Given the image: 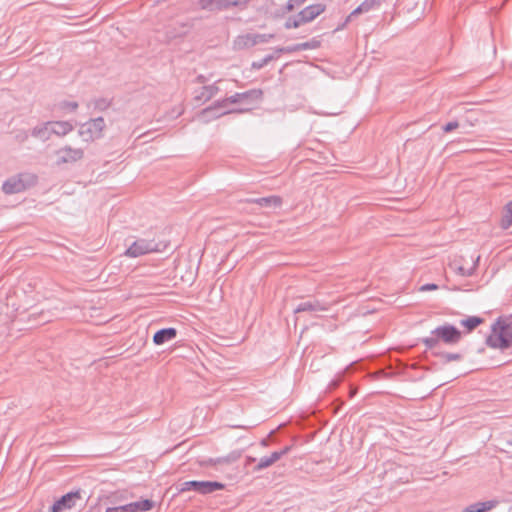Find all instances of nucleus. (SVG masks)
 Instances as JSON below:
<instances>
[{
    "instance_id": "2f4dec72",
    "label": "nucleus",
    "mask_w": 512,
    "mask_h": 512,
    "mask_svg": "<svg viewBox=\"0 0 512 512\" xmlns=\"http://www.w3.org/2000/svg\"><path fill=\"white\" fill-rule=\"evenodd\" d=\"M251 0H226L227 8L239 7L244 9Z\"/></svg>"
},
{
    "instance_id": "ea45409f",
    "label": "nucleus",
    "mask_w": 512,
    "mask_h": 512,
    "mask_svg": "<svg viewBox=\"0 0 512 512\" xmlns=\"http://www.w3.org/2000/svg\"><path fill=\"white\" fill-rule=\"evenodd\" d=\"M291 446H285L284 448H282L281 450H279V453H281V457H283L284 455L288 454L289 451L291 450Z\"/></svg>"
},
{
    "instance_id": "5701e85b",
    "label": "nucleus",
    "mask_w": 512,
    "mask_h": 512,
    "mask_svg": "<svg viewBox=\"0 0 512 512\" xmlns=\"http://www.w3.org/2000/svg\"><path fill=\"white\" fill-rule=\"evenodd\" d=\"M311 48V45L308 42L299 43L294 46L282 47L276 50V53H293L300 50H307Z\"/></svg>"
},
{
    "instance_id": "c03bdc74",
    "label": "nucleus",
    "mask_w": 512,
    "mask_h": 512,
    "mask_svg": "<svg viewBox=\"0 0 512 512\" xmlns=\"http://www.w3.org/2000/svg\"><path fill=\"white\" fill-rule=\"evenodd\" d=\"M186 32H187V30L183 31V32H178V33H175L173 36H181L182 34H185Z\"/></svg>"
},
{
    "instance_id": "4be33fe9",
    "label": "nucleus",
    "mask_w": 512,
    "mask_h": 512,
    "mask_svg": "<svg viewBox=\"0 0 512 512\" xmlns=\"http://www.w3.org/2000/svg\"><path fill=\"white\" fill-rule=\"evenodd\" d=\"M484 322V319L479 316H469L466 319H462L460 321V324L464 326L468 332L473 331L476 329L479 325H481Z\"/></svg>"
},
{
    "instance_id": "6ab92c4d",
    "label": "nucleus",
    "mask_w": 512,
    "mask_h": 512,
    "mask_svg": "<svg viewBox=\"0 0 512 512\" xmlns=\"http://www.w3.org/2000/svg\"><path fill=\"white\" fill-rule=\"evenodd\" d=\"M52 134L58 136H65L73 130V126L68 121H53L49 122Z\"/></svg>"
},
{
    "instance_id": "4468645a",
    "label": "nucleus",
    "mask_w": 512,
    "mask_h": 512,
    "mask_svg": "<svg viewBox=\"0 0 512 512\" xmlns=\"http://www.w3.org/2000/svg\"><path fill=\"white\" fill-rule=\"evenodd\" d=\"M244 202L257 204L258 206L265 208H279L281 207L283 200L280 196L271 195L261 198H248L245 199Z\"/></svg>"
},
{
    "instance_id": "20e7f679",
    "label": "nucleus",
    "mask_w": 512,
    "mask_h": 512,
    "mask_svg": "<svg viewBox=\"0 0 512 512\" xmlns=\"http://www.w3.org/2000/svg\"><path fill=\"white\" fill-rule=\"evenodd\" d=\"M325 9L326 5L322 3L309 5L302 9L298 14L288 17L284 23V28L287 30L295 29L304 24L310 23L322 14Z\"/></svg>"
},
{
    "instance_id": "aec40b11",
    "label": "nucleus",
    "mask_w": 512,
    "mask_h": 512,
    "mask_svg": "<svg viewBox=\"0 0 512 512\" xmlns=\"http://www.w3.org/2000/svg\"><path fill=\"white\" fill-rule=\"evenodd\" d=\"M31 135L35 138L40 139L41 141H47L50 139L52 135L51 127L49 122L36 126L32 129Z\"/></svg>"
},
{
    "instance_id": "c9c22d12",
    "label": "nucleus",
    "mask_w": 512,
    "mask_h": 512,
    "mask_svg": "<svg viewBox=\"0 0 512 512\" xmlns=\"http://www.w3.org/2000/svg\"><path fill=\"white\" fill-rule=\"evenodd\" d=\"M62 107L63 108H68V109L74 111V110H76L78 108V103L77 102L65 101V102H63Z\"/></svg>"
},
{
    "instance_id": "f257e3e1",
    "label": "nucleus",
    "mask_w": 512,
    "mask_h": 512,
    "mask_svg": "<svg viewBox=\"0 0 512 512\" xmlns=\"http://www.w3.org/2000/svg\"><path fill=\"white\" fill-rule=\"evenodd\" d=\"M262 90L260 89H251L242 93H235L234 95L227 97L223 100L216 101L211 106L204 108L199 117L203 118L205 122H209L212 119H217L223 115L234 112V110L220 111L225 108L228 103L237 104V103H246L251 104L255 101H258L262 98Z\"/></svg>"
},
{
    "instance_id": "37998d69",
    "label": "nucleus",
    "mask_w": 512,
    "mask_h": 512,
    "mask_svg": "<svg viewBox=\"0 0 512 512\" xmlns=\"http://www.w3.org/2000/svg\"><path fill=\"white\" fill-rule=\"evenodd\" d=\"M180 25H181V27L186 28L187 30L192 27L191 23H181Z\"/></svg>"
},
{
    "instance_id": "0eeeda50",
    "label": "nucleus",
    "mask_w": 512,
    "mask_h": 512,
    "mask_svg": "<svg viewBox=\"0 0 512 512\" xmlns=\"http://www.w3.org/2000/svg\"><path fill=\"white\" fill-rule=\"evenodd\" d=\"M161 243H156L154 240L137 239L125 251L124 255L136 258L152 252L162 251Z\"/></svg>"
},
{
    "instance_id": "79ce46f5",
    "label": "nucleus",
    "mask_w": 512,
    "mask_h": 512,
    "mask_svg": "<svg viewBox=\"0 0 512 512\" xmlns=\"http://www.w3.org/2000/svg\"><path fill=\"white\" fill-rule=\"evenodd\" d=\"M18 138L21 140V141H25L27 140L28 138V134L26 132H23L22 135L18 136Z\"/></svg>"
},
{
    "instance_id": "a211bd4d",
    "label": "nucleus",
    "mask_w": 512,
    "mask_h": 512,
    "mask_svg": "<svg viewBox=\"0 0 512 512\" xmlns=\"http://www.w3.org/2000/svg\"><path fill=\"white\" fill-rule=\"evenodd\" d=\"M240 457V454L237 452H232L227 456L217 457V458H209L208 460L202 462V465L205 466H216V465H229L233 462L237 461Z\"/></svg>"
},
{
    "instance_id": "f3484780",
    "label": "nucleus",
    "mask_w": 512,
    "mask_h": 512,
    "mask_svg": "<svg viewBox=\"0 0 512 512\" xmlns=\"http://www.w3.org/2000/svg\"><path fill=\"white\" fill-rule=\"evenodd\" d=\"M198 5L210 12L228 10L226 0H199Z\"/></svg>"
},
{
    "instance_id": "ddd939ff",
    "label": "nucleus",
    "mask_w": 512,
    "mask_h": 512,
    "mask_svg": "<svg viewBox=\"0 0 512 512\" xmlns=\"http://www.w3.org/2000/svg\"><path fill=\"white\" fill-rule=\"evenodd\" d=\"M218 92L219 87L216 84L206 85L194 92L193 100L197 104H203L216 96Z\"/></svg>"
},
{
    "instance_id": "e433bc0d",
    "label": "nucleus",
    "mask_w": 512,
    "mask_h": 512,
    "mask_svg": "<svg viewBox=\"0 0 512 512\" xmlns=\"http://www.w3.org/2000/svg\"><path fill=\"white\" fill-rule=\"evenodd\" d=\"M436 289H438V285L434 284V283L425 284V285L421 286V288H420L421 291H431V290H436Z\"/></svg>"
},
{
    "instance_id": "72a5a7b5",
    "label": "nucleus",
    "mask_w": 512,
    "mask_h": 512,
    "mask_svg": "<svg viewBox=\"0 0 512 512\" xmlns=\"http://www.w3.org/2000/svg\"><path fill=\"white\" fill-rule=\"evenodd\" d=\"M105 512H132L131 505L125 504L116 507H108Z\"/></svg>"
},
{
    "instance_id": "7ed1b4c3",
    "label": "nucleus",
    "mask_w": 512,
    "mask_h": 512,
    "mask_svg": "<svg viewBox=\"0 0 512 512\" xmlns=\"http://www.w3.org/2000/svg\"><path fill=\"white\" fill-rule=\"evenodd\" d=\"M490 348L502 351L512 347V322L498 318L492 325V333L486 338Z\"/></svg>"
},
{
    "instance_id": "9d476101",
    "label": "nucleus",
    "mask_w": 512,
    "mask_h": 512,
    "mask_svg": "<svg viewBox=\"0 0 512 512\" xmlns=\"http://www.w3.org/2000/svg\"><path fill=\"white\" fill-rule=\"evenodd\" d=\"M57 164L75 163L84 157V151L81 148H72L64 146L56 151Z\"/></svg>"
},
{
    "instance_id": "412c9836",
    "label": "nucleus",
    "mask_w": 512,
    "mask_h": 512,
    "mask_svg": "<svg viewBox=\"0 0 512 512\" xmlns=\"http://www.w3.org/2000/svg\"><path fill=\"white\" fill-rule=\"evenodd\" d=\"M130 505L132 512H146L151 510L154 507L155 503L150 499H144L141 501L132 502L130 503Z\"/></svg>"
},
{
    "instance_id": "1a4fd4ad",
    "label": "nucleus",
    "mask_w": 512,
    "mask_h": 512,
    "mask_svg": "<svg viewBox=\"0 0 512 512\" xmlns=\"http://www.w3.org/2000/svg\"><path fill=\"white\" fill-rule=\"evenodd\" d=\"M274 38V34H245L238 36L234 41L236 49H246L259 43H267Z\"/></svg>"
},
{
    "instance_id": "423d86ee",
    "label": "nucleus",
    "mask_w": 512,
    "mask_h": 512,
    "mask_svg": "<svg viewBox=\"0 0 512 512\" xmlns=\"http://www.w3.org/2000/svg\"><path fill=\"white\" fill-rule=\"evenodd\" d=\"M224 484L218 481H186L179 485L178 492L184 493L187 491H194L201 495H208L215 491L222 490Z\"/></svg>"
},
{
    "instance_id": "473e14b6",
    "label": "nucleus",
    "mask_w": 512,
    "mask_h": 512,
    "mask_svg": "<svg viewBox=\"0 0 512 512\" xmlns=\"http://www.w3.org/2000/svg\"><path fill=\"white\" fill-rule=\"evenodd\" d=\"M110 105L111 101L106 98H99L94 102V107L100 111L106 110Z\"/></svg>"
},
{
    "instance_id": "f8f14e48",
    "label": "nucleus",
    "mask_w": 512,
    "mask_h": 512,
    "mask_svg": "<svg viewBox=\"0 0 512 512\" xmlns=\"http://www.w3.org/2000/svg\"><path fill=\"white\" fill-rule=\"evenodd\" d=\"M328 309L329 304L327 302H323L318 299H312L298 304L297 307L294 309V313L322 312L327 311Z\"/></svg>"
},
{
    "instance_id": "b1692460",
    "label": "nucleus",
    "mask_w": 512,
    "mask_h": 512,
    "mask_svg": "<svg viewBox=\"0 0 512 512\" xmlns=\"http://www.w3.org/2000/svg\"><path fill=\"white\" fill-rule=\"evenodd\" d=\"M512 225V201L505 206V214L501 219V227L508 229Z\"/></svg>"
},
{
    "instance_id": "f704fd0d",
    "label": "nucleus",
    "mask_w": 512,
    "mask_h": 512,
    "mask_svg": "<svg viewBox=\"0 0 512 512\" xmlns=\"http://www.w3.org/2000/svg\"><path fill=\"white\" fill-rule=\"evenodd\" d=\"M459 126H460V124L458 121H451V122L446 123L442 127V130L446 133H449V132H452L453 130L457 129Z\"/></svg>"
},
{
    "instance_id": "58836bf2",
    "label": "nucleus",
    "mask_w": 512,
    "mask_h": 512,
    "mask_svg": "<svg viewBox=\"0 0 512 512\" xmlns=\"http://www.w3.org/2000/svg\"><path fill=\"white\" fill-rule=\"evenodd\" d=\"M207 81H208L207 77H206V76H204V75H202V74L198 75V76L196 77V79H195V82H196V83H199V84H204V83H206Z\"/></svg>"
},
{
    "instance_id": "a18cd8bd",
    "label": "nucleus",
    "mask_w": 512,
    "mask_h": 512,
    "mask_svg": "<svg viewBox=\"0 0 512 512\" xmlns=\"http://www.w3.org/2000/svg\"><path fill=\"white\" fill-rule=\"evenodd\" d=\"M508 444L512 445V437H511V440L508 441Z\"/></svg>"
},
{
    "instance_id": "bb28decb",
    "label": "nucleus",
    "mask_w": 512,
    "mask_h": 512,
    "mask_svg": "<svg viewBox=\"0 0 512 512\" xmlns=\"http://www.w3.org/2000/svg\"><path fill=\"white\" fill-rule=\"evenodd\" d=\"M437 355L443 359L444 363H449L451 361H460L463 358L462 354L460 353L442 352Z\"/></svg>"
},
{
    "instance_id": "6e6552de",
    "label": "nucleus",
    "mask_w": 512,
    "mask_h": 512,
    "mask_svg": "<svg viewBox=\"0 0 512 512\" xmlns=\"http://www.w3.org/2000/svg\"><path fill=\"white\" fill-rule=\"evenodd\" d=\"M105 126L106 125L103 117L91 119L80 126L79 135L86 142L99 139L103 135Z\"/></svg>"
},
{
    "instance_id": "393cba45",
    "label": "nucleus",
    "mask_w": 512,
    "mask_h": 512,
    "mask_svg": "<svg viewBox=\"0 0 512 512\" xmlns=\"http://www.w3.org/2000/svg\"><path fill=\"white\" fill-rule=\"evenodd\" d=\"M306 0H288L286 5L282 8L281 14H277L276 17H282L287 13L292 12L295 8L301 6Z\"/></svg>"
},
{
    "instance_id": "a19ab883",
    "label": "nucleus",
    "mask_w": 512,
    "mask_h": 512,
    "mask_svg": "<svg viewBox=\"0 0 512 512\" xmlns=\"http://www.w3.org/2000/svg\"><path fill=\"white\" fill-rule=\"evenodd\" d=\"M255 461H256V459L254 457H251V456L246 457V465H249Z\"/></svg>"
},
{
    "instance_id": "dca6fc26",
    "label": "nucleus",
    "mask_w": 512,
    "mask_h": 512,
    "mask_svg": "<svg viewBox=\"0 0 512 512\" xmlns=\"http://www.w3.org/2000/svg\"><path fill=\"white\" fill-rule=\"evenodd\" d=\"M499 501L497 499H491L483 502H475L466 506L462 512H488L497 507Z\"/></svg>"
},
{
    "instance_id": "cd10ccee",
    "label": "nucleus",
    "mask_w": 512,
    "mask_h": 512,
    "mask_svg": "<svg viewBox=\"0 0 512 512\" xmlns=\"http://www.w3.org/2000/svg\"><path fill=\"white\" fill-rule=\"evenodd\" d=\"M363 13H366L365 10L362 8L361 4L356 7L345 19L344 23L337 28V30L339 29H343L350 21H352L353 17H356L360 14H363Z\"/></svg>"
},
{
    "instance_id": "c756f323",
    "label": "nucleus",
    "mask_w": 512,
    "mask_h": 512,
    "mask_svg": "<svg viewBox=\"0 0 512 512\" xmlns=\"http://www.w3.org/2000/svg\"><path fill=\"white\" fill-rule=\"evenodd\" d=\"M273 465L272 459L269 456L262 457L258 464L254 467L253 471L258 472L269 466Z\"/></svg>"
},
{
    "instance_id": "9b49d317",
    "label": "nucleus",
    "mask_w": 512,
    "mask_h": 512,
    "mask_svg": "<svg viewBox=\"0 0 512 512\" xmlns=\"http://www.w3.org/2000/svg\"><path fill=\"white\" fill-rule=\"evenodd\" d=\"M81 499L80 491H71L61 496L50 507V512H63L66 509H71L76 505V501Z\"/></svg>"
},
{
    "instance_id": "4c0bfd02",
    "label": "nucleus",
    "mask_w": 512,
    "mask_h": 512,
    "mask_svg": "<svg viewBox=\"0 0 512 512\" xmlns=\"http://www.w3.org/2000/svg\"><path fill=\"white\" fill-rule=\"evenodd\" d=\"M269 457L270 459H272V462L274 464L281 459V453H279V451H275Z\"/></svg>"
},
{
    "instance_id": "c85d7f7f",
    "label": "nucleus",
    "mask_w": 512,
    "mask_h": 512,
    "mask_svg": "<svg viewBox=\"0 0 512 512\" xmlns=\"http://www.w3.org/2000/svg\"><path fill=\"white\" fill-rule=\"evenodd\" d=\"M478 261H479V256L476 258L475 261H473V265L469 268H466L464 266H459L458 267V272L460 275L462 276H472L474 274V271L478 265Z\"/></svg>"
},
{
    "instance_id": "a878e982",
    "label": "nucleus",
    "mask_w": 512,
    "mask_h": 512,
    "mask_svg": "<svg viewBox=\"0 0 512 512\" xmlns=\"http://www.w3.org/2000/svg\"><path fill=\"white\" fill-rule=\"evenodd\" d=\"M382 2L383 0H364L361 3V6L365 10V12L368 13L371 10L378 9L381 6Z\"/></svg>"
},
{
    "instance_id": "7c9ffc66",
    "label": "nucleus",
    "mask_w": 512,
    "mask_h": 512,
    "mask_svg": "<svg viewBox=\"0 0 512 512\" xmlns=\"http://www.w3.org/2000/svg\"><path fill=\"white\" fill-rule=\"evenodd\" d=\"M274 58H275L274 55H267L258 61H254L251 65V67L253 69L259 70V69L263 68L265 65H267Z\"/></svg>"
},
{
    "instance_id": "f03ea898",
    "label": "nucleus",
    "mask_w": 512,
    "mask_h": 512,
    "mask_svg": "<svg viewBox=\"0 0 512 512\" xmlns=\"http://www.w3.org/2000/svg\"><path fill=\"white\" fill-rule=\"evenodd\" d=\"M462 332L451 324H444L431 331V336L422 338L421 341L427 349H433L442 341L447 345H455L460 342Z\"/></svg>"
},
{
    "instance_id": "2eb2a0df",
    "label": "nucleus",
    "mask_w": 512,
    "mask_h": 512,
    "mask_svg": "<svg viewBox=\"0 0 512 512\" xmlns=\"http://www.w3.org/2000/svg\"><path fill=\"white\" fill-rule=\"evenodd\" d=\"M177 330L173 327L162 328L155 332L153 335V343L155 345H162L168 341H171L176 338Z\"/></svg>"
},
{
    "instance_id": "39448f33",
    "label": "nucleus",
    "mask_w": 512,
    "mask_h": 512,
    "mask_svg": "<svg viewBox=\"0 0 512 512\" xmlns=\"http://www.w3.org/2000/svg\"><path fill=\"white\" fill-rule=\"evenodd\" d=\"M37 181L38 177L33 173H19L4 181L2 191L6 195L21 193L35 186Z\"/></svg>"
}]
</instances>
